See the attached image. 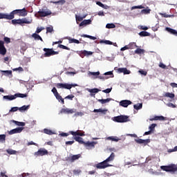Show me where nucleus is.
<instances>
[{"label": "nucleus", "mask_w": 177, "mask_h": 177, "mask_svg": "<svg viewBox=\"0 0 177 177\" xmlns=\"http://www.w3.org/2000/svg\"><path fill=\"white\" fill-rule=\"evenodd\" d=\"M32 38H34V39H35L36 41H44L42 39V37H41V36H39V35H38L37 33H33L32 35Z\"/></svg>", "instance_id": "25"}, {"label": "nucleus", "mask_w": 177, "mask_h": 177, "mask_svg": "<svg viewBox=\"0 0 177 177\" xmlns=\"http://www.w3.org/2000/svg\"><path fill=\"white\" fill-rule=\"evenodd\" d=\"M159 15L160 16H162V17H165V18H168V17H174V15H168L167 13H159Z\"/></svg>", "instance_id": "43"}, {"label": "nucleus", "mask_w": 177, "mask_h": 177, "mask_svg": "<svg viewBox=\"0 0 177 177\" xmlns=\"http://www.w3.org/2000/svg\"><path fill=\"white\" fill-rule=\"evenodd\" d=\"M167 106L168 107H171V109H176V105H175V104H172L171 102L167 104Z\"/></svg>", "instance_id": "57"}, {"label": "nucleus", "mask_w": 177, "mask_h": 177, "mask_svg": "<svg viewBox=\"0 0 177 177\" xmlns=\"http://www.w3.org/2000/svg\"><path fill=\"white\" fill-rule=\"evenodd\" d=\"M69 44H80V40L77 39H73L71 37L68 38Z\"/></svg>", "instance_id": "26"}, {"label": "nucleus", "mask_w": 177, "mask_h": 177, "mask_svg": "<svg viewBox=\"0 0 177 177\" xmlns=\"http://www.w3.org/2000/svg\"><path fill=\"white\" fill-rule=\"evenodd\" d=\"M166 31H167L170 34H172L173 35H175L176 37H177L176 30L172 29L171 28H166Z\"/></svg>", "instance_id": "23"}, {"label": "nucleus", "mask_w": 177, "mask_h": 177, "mask_svg": "<svg viewBox=\"0 0 177 177\" xmlns=\"http://www.w3.org/2000/svg\"><path fill=\"white\" fill-rule=\"evenodd\" d=\"M159 67H160V68H167V66L162 62H160Z\"/></svg>", "instance_id": "64"}, {"label": "nucleus", "mask_w": 177, "mask_h": 177, "mask_svg": "<svg viewBox=\"0 0 177 177\" xmlns=\"http://www.w3.org/2000/svg\"><path fill=\"white\" fill-rule=\"evenodd\" d=\"M30 106L24 105L21 107L19 108V111H26V110H28Z\"/></svg>", "instance_id": "41"}, {"label": "nucleus", "mask_w": 177, "mask_h": 177, "mask_svg": "<svg viewBox=\"0 0 177 177\" xmlns=\"http://www.w3.org/2000/svg\"><path fill=\"white\" fill-rule=\"evenodd\" d=\"M167 119L164 116H154L149 119V121H165Z\"/></svg>", "instance_id": "19"}, {"label": "nucleus", "mask_w": 177, "mask_h": 177, "mask_svg": "<svg viewBox=\"0 0 177 177\" xmlns=\"http://www.w3.org/2000/svg\"><path fill=\"white\" fill-rule=\"evenodd\" d=\"M140 37H150V32L146 31H141L139 33Z\"/></svg>", "instance_id": "28"}, {"label": "nucleus", "mask_w": 177, "mask_h": 177, "mask_svg": "<svg viewBox=\"0 0 177 177\" xmlns=\"http://www.w3.org/2000/svg\"><path fill=\"white\" fill-rule=\"evenodd\" d=\"M19 16H21L22 17H25V16H27L28 12L27 10H26V8H24L23 9L18 10Z\"/></svg>", "instance_id": "21"}, {"label": "nucleus", "mask_w": 177, "mask_h": 177, "mask_svg": "<svg viewBox=\"0 0 177 177\" xmlns=\"http://www.w3.org/2000/svg\"><path fill=\"white\" fill-rule=\"evenodd\" d=\"M82 115H84V113L82 112H76L75 113V117H82Z\"/></svg>", "instance_id": "56"}, {"label": "nucleus", "mask_w": 177, "mask_h": 177, "mask_svg": "<svg viewBox=\"0 0 177 177\" xmlns=\"http://www.w3.org/2000/svg\"><path fill=\"white\" fill-rule=\"evenodd\" d=\"M100 44H105L106 45H113V42L110 40H101Z\"/></svg>", "instance_id": "40"}, {"label": "nucleus", "mask_w": 177, "mask_h": 177, "mask_svg": "<svg viewBox=\"0 0 177 177\" xmlns=\"http://www.w3.org/2000/svg\"><path fill=\"white\" fill-rule=\"evenodd\" d=\"M128 46L129 49H135L136 48H138L136 42L129 43V44H128Z\"/></svg>", "instance_id": "30"}, {"label": "nucleus", "mask_w": 177, "mask_h": 177, "mask_svg": "<svg viewBox=\"0 0 177 177\" xmlns=\"http://www.w3.org/2000/svg\"><path fill=\"white\" fill-rule=\"evenodd\" d=\"M131 103L132 102L131 100H124L120 102V106H122V107H128Z\"/></svg>", "instance_id": "18"}, {"label": "nucleus", "mask_w": 177, "mask_h": 177, "mask_svg": "<svg viewBox=\"0 0 177 177\" xmlns=\"http://www.w3.org/2000/svg\"><path fill=\"white\" fill-rule=\"evenodd\" d=\"M44 133H46V135H53V131L48 129H44Z\"/></svg>", "instance_id": "42"}, {"label": "nucleus", "mask_w": 177, "mask_h": 177, "mask_svg": "<svg viewBox=\"0 0 177 177\" xmlns=\"http://www.w3.org/2000/svg\"><path fill=\"white\" fill-rule=\"evenodd\" d=\"M108 140H112L113 142H118L120 140V138L118 137H114V136H110L107 138Z\"/></svg>", "instance_id": "35"}, {"label": "nucleus", "mask_w": 177, "mask_h": 177, "mask_svg": "<svg viewBox=\"0 0 177 177\" xmlns=\"http://www.w3.org/2000/svg\"><path fill=\"white\" fill-rule=\"evenodd\" d=\"M17 110H19V107L17 106L12 107L10 110V113H15V111H17Z\"/></svg>", "instance_id": "52"}, {"label": "nucleus", "mask_w": 177, "mask_h": 177, "mask_svg": "<svg viewBox=\"0 0 177 177\" xmlns=\"http://www.w3.org/2000/svg\"><path fill=\"white\" fill-rule=\"evenodd\" d=\"M130 73H131V71L128 70L127 68H124L123 74L127 75V74H129Z\"/></svg>", "instance_id": "59"}, {"label": "nucleus", "mask_w": 177, "mask_h": 177, "mask_svg": "<svg viewBox=\"0 0 177 177\" xmlns=\"http://www.w3.org/2000/svg\"><path fill=\"white\" fill-rule=\"evenodd\" d=\"M32 21H28L27 18L19 19H11V24L13 26H23L24 24H31Z\"/></svg>", "instance_id": "3"}, {"label": "nucleus", "mask_w": 177, "mask_h": 177, "mask_svg": "<svg viewBox=\"0 0 177 177\" xmlns=\"http://www.w3.org/2000/svg\"><path fill=\"white\" fill-rule=\"evenodd\" d=\"M94 113H102V114H106V113H107V109H94Z\"/></svg>", "instance_id": "29"}, {"label": "nucleus", "mask_w": 177, "mask_h": 177, "mask_svg": "<svg viewBox=\"0 0 177 177\" xmlns=\"http://www.w3.org/2000/svg\"><path fill=\"white\" fill-rule=\"evenodd\" d=\"M111 100V98H106V99H102V100H98L97 101L101 103V104H104L106 103H109Z\"/></svg>", "instance_id": "27"}, {"label": "nucleus", "mask_w": 177, "mask_h": 177, "mask_svg": "<svg viewBox=\"0 0 177 177\" xmlns=\"http://www.w3.org/2000/svg\"><path fill=\"white\" fill-rule=\"evenodd\" d=\"M28 95L27 93L23 94L20 93H15L14 95H4L3 97V99H5L6 100H15V99H17V97H27Z\"/></svg>", "instance_id": "4"}, {"label": "nucleus", "mask_w": 177, "mask_h": 177, "mask_svg": "<svg viewBox=\"0 0 177 177\" xmlns=\"http://www.w3.org/2000/svg\"><path fill=\"white\" fill-rule=\"evenodd\" d=\"M39 17H46L47 16H50L52 15V11L48 9V7L44 6L37 12Z\"/></svg>", "instance_id": "5"}, {"label": "nucleus", "mask_w": 177, "mask_h": 177, "mask_svg": "<svg viewBox=\"0 0 177 177\" xmlns=\"http://www.w3.org/2000/svg\"><path fill=\"white\" fill-rule=\"evenodd\" d=\"M3 39L6 44H10V38L5 37Z\"/></svg>", "instance_id": "62"}, {"label": "nucleus", "mask_w": 177, "mask_h": 177, "mask_svg": "<svg viewBox=\"0 0 177 177\" xmlns=\"http://www.w3.org/2000/svg\"><path fill=\"white\" fill-rule=\"evenodd\" d=\"M23 129H24V127H17L8 131V133L9 135H15V133H21V132L23 131Z\"/></svg>", "instance_id": "16"}, {"label": "nucleus", "mask_w": 177, "mask_h": 177, "mask_svg": "<svg viewBox=\"0 0 177 177\" xmlns=\"http://www.w3.org/2000/svg\"><path fill=\"white\" fill-rule=\"evenodd\" d=\"M129 117L127 115H118L113 118L115 122H128Z\"/></svg>", "instance_id": "7"}, {"label": "nucleus", "mask_w": 177, "mask_h": 177, "mask_svg": "<svg viewBox=\"0 0 177 177\" xmlns=\"http://www.w3.org/2000/svg\"><path fill=\"white\" fill-rule=\"evenodd\" d=\"M46 32H52L53 31V26H49L46 28Z\"/></svg>", "instance_id": "49"}, {"label": "nucleus", "mask_w": 177, "mask_h": 177, "mask_svg": "<svg viewBox=\"0 0 177 177\" xmlns=\"http://www.w3.org/2000/svg\"><path fill=\"white\" fill-rule=\"evenodd\" d=\"M163 96L165 97H170V99H174V97H175V94L172 93H166Z\"/></svg>", "instance_id": "31"}, {"label": "nucleus", "mask_w": 177, "mask_h": 177, "mask_svg": "<svg viewBox=\"0 0 177 177\" xmlns=\"http://www.w3.org/2000/svg\"><path fill=\"white\" fill-rule=\"evenodd\" d=\"M6 153H8V154L15 155L17 153V151L12 149H6Z\"/></svg>", "instance_id": "34"}, {"label": "nucleus", "mask_w": 177, "mask_h": 177, "mask_svg": "<svg viewBox=\"0 0 177 177\" xmlns=\"http://www.w3.org/2000/svg\"><path fill=\"white\" fill-rule=\"evenodd\" d=\"M15 15L19 16V10H14L10 14L0 12V19H4L5 20H13Z\"/></svg>", "instance_id": "2"}, {"label": "nucleus", "mask_w": 177, "mask_h": 177, "mask_svg": "<svg viewBox=\"0 0 177 177\" xmlns=\"http://www.w3.org/2000/svg\"><path fill=\"white\" fill-rule=\"evenodd\" d=\"M51 92H53L57 100H59V102H61L62 104H64V99H63V97H62V95L59 94V93L57 92V89H56V87L53 88V89L51 90Z\"/></svg>", "instance_id": "9"}, {"label": "nucleus", "mask_w": 177, "mask_h": 177, "mask_svg": "<svg viewBox=\"0 0 177 177\" xmlns=\"http://www.w3.org/2000/svg\"><path fill=\"white\" fill-rule=\"evenodd\" d=\"M75 96L74 95H68V96L65 97V99H69V100H73L74 99Z\"/></svg>", "instance_id": "55"}, {"label": "nucleus", "mask_w": 177, "mask_h": 177, "mask_svg": "<svg viewBox=\"0 0 177 177\" xmlns=\"http://www.w3.org/2000/svg\"><path fill=\"white\" fill-rule=\"evenodd\" d=\"M44 57H50V56H55V55H59V51L53 50V48H44Z\"/></svg>", "instance_id": "6"}, {"label": "nucleus", "mask_w": 177, "mask_h": 177, "mask_svg": "<svg viewBox=\"0 0 177 177\" xmlns=\"http://www.w3.org/2000/svg\"><path fill=\"white\" fill-rule=\"evenodd\" d=\"M150 9H144L142 10V13H145V15H149V13H150Z\"/></svg>", "instance_id": "53"}, {"label": "nucleus", "mask_w": 177, "mask_h": 177, "mask_svg": "<svg viewBox=\"0 0 177 177\" xmlns=\"http://www.w3.org/2000/svg\"><path fill=\"white\" fill-rule=\"evenodd\" d=\"M14 122L18 127H25L26 126V123L24 122L14 121Z\"/></svg>", "instance_id": "39"}, {"label": "nucleus", "mask_w": 177, "mask_h": 177, "mask_svg": "<svg viewBox=\"0 0 177 177\" xmlns=\"http://www.w3.org/2000/svg\"><path fill=\"white\" fill-rule=\"evenodd\" d=\"M96 3L98 5V6H100V8H102L103 9H107L109 8L108 6H105L100 1H97Z\"/></svg>", "instance_id": "38"}, {"label": "nucleus", "mask_w": 177, "mask_h": 177, "mask_svg": "<svg viewBox=\"0 0 177 177\" xmlns=\"http://www.w3.org/2000/svg\"><path fill=\"white\" fill-rule=\"evenodd\" d=\"M142 52H144V50L142 48H137L135 50V53H136V55H140V54H142Z\"/></svg>", "instance_id": "48"}, {"label": "nucleus", "mask_w": 177, "mask_h": 177, "mask_svg": "<svg viewBox=\"0 0 177 177\" xmlns=\"http://www.w3.org/2000/svg\"><path fill=\"white\" fill-rule=\"evenodd\" d=\"M115 157V154H114V153L112 152L108 158H106L103 162L97 163V165H95V167L97 168V169H104V168L110 167V165H109L108 162H110V161H113Z\"/></svg>", "instance_id": "1"}, {"label": "nucleus", "mask_w": 177, "mask_h": 177, "mask_svg": "<svg viewBox=\"0 0 177 177\" xmlns=\"http://www.w3.org/2000/svg\"><path fill=\"white\" fill-rule=\"evenodd\" d=\"M61 113H64V114H73V113H74V109H70L68 108L62 109Z\"/></svg>", "instance_id": "22"}, {"label": "nucleus", "mask_w": 177, "mask_h": 177, "mask_svg": "<svg viewBox=\"0 0 177 177\" xmlns=\"http://www.w3.org/2000/svg\"><path fill=\"white\" fill-rule=\"evenodd\" d=\"M2 73H4L5 75H12V71H3Z\"/></svg>", "instance_id": "54"}, {"label": "nucleus", "mask_w": 177, "mask_h": 177, "mask_svg": "<svg viewBox=\"0 0 177 177\" xmlns=\"http://www.w3.org/2000/svg\"><path fill=\"white\" fill-rule=\"evenodd\" d=\"M49 152L44 148H40L37 152H35V156L37 157L42 156H48Z\"/></svg>", "instance_id": "10"}, {"label": "nucleus", "mask_w": 177, "mask_h": 177, "mask_svg": "<svg viewBox=\"0 0 177 177\" xmlns=\"http://www.w3.org/2000/svg\"><path fill=\"white\" fill-rule=\"evenodd\" d=\"M135 110H140V109H142V107H143V104L142 103H140V104H135L133 106Z\"/></svg>", "instance_id": "37"}, {"label": "nucleus", "mask_w": 177, "mask_h": 177, "mask_svg": "<svg viewBox=\"0 0 177 177\" xmlns=\"http://www.w3.org/2000/svg\"><path fill=\"white\" fill-rule=\"evenodd\" d=\"M98 78L100 80H103L104 81V80H109V77H106V76H104L103 75L98 76Z\"/></svg>", "instance_id": "60"}, {"label": "nucleus", "mask_w": 177, "mask_h": 177, "mask_svg": "<svg viewBox=\"0 0 177 177\" xmlns=\"http://www.w3.org/2000/svg\"><path fill=\"white\" fill-rule=\"evenodd\" d=\"M69 133L73 135V136H85V132L82 131L81 130H77L76 131H69Z\"/></svg>", "instance_id": "14"}, {"label": "nucleus", "mask_w": 177, "mask_h": 177, "mask_svg": "<svg viewBox=\"0 0 177 177\" xmlns=\"http://www.w3.org/2000/svg\"><path fill=\"white\" fill-rule=\"evenodd\" d=\"M112 89H113V88H106L105 90H103L102 92H104V93H110V92H111Z\"/></svg>", "instance_id": "63"}, {"label": "nucleus", "mask_w": 177, "mask_h": 177, "mask_svg": "<svg viewBox=\"0 0 177 177\" xmlns=\"http://www.w3.org/2000/svg\"><path fill=\"white\" fill-rule=\"evenodd\" d=\"M93 55V52L92 51H88L86 50H81L79 52V55L80 57H85V56H92Z\"/></svg>", "instance_id": "13"}, {"label": "nucleus", "mask_w": 177, "mask_h": 177, "mask_svg": "<svg viewBox=\"0 0 177 177\" xmlns=\"http://www.w3.org/2000/svg\"><path fill=\"white\" fill-rule=\"evenodd\" d=\"M57 89H71L74 85L67 83H57L55 84Z\"/></svg>", "instance_id": "8"}, {"label": "nucleus", "mask_w": 177, "mask_h": 177, "mask_svg": "<svg viewBox=\"0 0 177 177\" xmlns=\"http://www.w3.org/2000/svg\"><path fill=\"white\" fill-rule=\"evenodd\" d=\"M136 143H138L139 145H147V143H150V139L147 140H142L140 138H138V140H135Z\"/></svg>", "instance_id": "20"}, {"label": "nucleus", "mask_w": 177, "mask_h": 177, "mask_svg": "<svg viewBox=\"0 0 177 177\" xmlns=\"http://www.w3.org/2000/svg\"><path fill=\"white\" fill-rule=\"evenodd\" d=\"M156 127H157V124H152L150 125L149 127V131H151L153 132V131H154Z\"/></svg>", "instance_id": "47"}, {"label": "nucleus", "mask_w": 177, "mask_h": 177, "mask_svg": "<svg viewBox=\"0 0 177 177\" xmlns=\"http://www.w3.org/2000/svg\"><path fill=\"white\" fill-rule=\"evenodd\" d=\"M106 28H115V24H107L106 25Z\"/></svg>", "instance_id": "46"}, {"label": "nucleus", "mask_w": 177, "mask_h": 177, "mask_svg": "<svg viewBox=\"0 0 177 177\" xmlns=\"http://www.w3.org/2000/svg\"><path fill=\"white\" fill-rule=\"evenodd\" d=\"M79 158H81V154L71 155L69 157L66 158V161H69V162H74V161L79 160Z\"/></svg>", "instance_id": "12"}, {"label": "nucleus", "mask_w": 177, "mask_h": 177, "mask_svg": "<svg viewBox=\"0 0 177 177\" xmlns=\"http://www.w3.org/2000/svg\"><path fill=\"white\" fill-rule=\"evenodd\" d=\"M115 70L118 71V73L121 74V73H124V68H115Z\"/></svg>", "instance_id": "50"}, {"label": "nucleus", "mask_w": 177, "mask_h": 177, "mask_svg": "<svg viewBox=\"0 0 177 177\" xmlns=\"http://www.w3.org/2000/svg\"><path fill=\"white\" fill-rule=\"evenodd\" d=\"M85 17H86V15H84L83 17H81L75 15L76 21H82L84 19H85Z\"/></svg>", "instance_id": "33"}, {"label": "nucleus", "mask_w": 177, "mask_h": 177, "mask_svg": "<svg viewBox=\"0 0 177 177\" xmlns=\"http://www.w3.org/2000/svg\"><path fill=\"white\" fill-rule=\"evenodd\" d=\"M86 91H88V92H89L90 96L93 97L95 96V93H98L99 92H100V89L99 88H86Z\"/></svg>", "instance_id": "17"}, {"label": "nucleus", "mask_w": 177, "mask_h": 177, "mask_svg": "<svg viewBox=\"0 0 177 177\" xmlns=\"http://www.w3.org/2000/svg\"><path fill=\"white\" fill-rule=\"evenodd\" d=\"M135 9H143L142 6H135L131 7V10H133Z\"/></svg>", "instance_id": "51"}, {"label": "nucleus", "mask_w": 177, "mask_h": 177, "mask_svg": "<svg viewBox=\"0 0 177 177\" xmlns=\"http://www.w3.org/2000/svg\"><path fill=\"white\" fill-rule=\"evenodd\" d=\"M6 47H5V41L0 40V55L5 56L6 55Z\"/></svg>", "instance_id": "11"}, {"label": "nucleus", "mask_w": 177, "mask_h": 177, "mask_svg": "<svg viewBox=\"0 0 177 177\" xmlns=\"http://www.w3.org/2000/svg\"><path fill=\"white\" fill-rule=\"evenodd\" d=\"M81 37H83V38H89V39H93V41L96 39V37L91 36L89 35H82Z\"/></svg>", "instance_id": "36"}, {"label": "nucleus", "mask_w": 177, "mask_h": 177, "mask_svg": "<svg viewBox=\"0 0 177 177\" xmlns=\"http://www.w3.org/2000/svg\"><path fill=\"white\" fill-rule=\"evenodd\" d=\"M73 139L75 140V142H78V143H80V145H84V143H85L82 138L80 136H75L73 138Z\"/></svg>", "instance_id": "24"}, {"label": "nucleus", "mask_w": 177, "mask_h": 177, "mask_svg": "<svg viewBox=\"0 0 177 177\" xmlns=\"http://www.w3.org/2000/svg\"><path fill=\"white\" fill-rule=\"evenodd\" d=\"M6 141V135L1 134L0 135V143H5Z\"/></svg>", "instance_id": "32"}, {"label": "nucleus", "mask_w": 177, "mask_h": 177, "mask_svg": "<svg viewBox=\"0 0 177 177\" xmlns=\"http://www.w3.org/2000/svg\"><path fill=\"white\" fill-rule=\"evenodd\" d=\"M83 145H84V146L86 147V148L88 150H91V149L95 148V145H96V142H95L93 141V142L88 141L86 142H84V143Z\"/></svg>", "instance_id": "15"}, {"label": "nucleus", "mask_w": 177, "mask_h": 177, "mask_svg": "<svg viewBox=\"0 0 177 177\" xmlns=\"http://www.w3.org/2000/svg\"><path fill=\"white\" fill-rule=\"evenodd\" d=\"M104 75H111L108 77L109 78H114V74H113V71H109L104 74Z\"/></svg>", "instance_id": "44"}, {"label": "nucleus", "mask_w": 177, "mask_h": 177, "mask_svg": "<svg viewBox=\"0 0 177 177\" xmlns=\"http://www.w3.org/2000/svg\"><path fill=\"white\" fill-rule=\"evenodd\" d=\"M80 173H81V170L80 169H75V170H73L74 175H80Z\"/></svg>", "instance_id": "58"}, {"label": "nucleus", "mask_w": 177, "mask_h": 177, "mask_svg": "<svg viewBox=\"0 0 177 177\" xmlns=\"http://www.w3.org/2000/svg\"><path fill=\"white\" fill-rule=\"evenodd\" d=\"M58 48H60L61 49H66V50H70V48H68L63 44H59Z\"/></svg>", "instance_id": "45"}, {"label": "nucleus", "mask_w": 177, "mask_h": 177, "mask_svg": "<svg viewBox=\"0 0 177 177\" xmlns=\"http://www.w3.org/2000/svg\"><path fill=\"white\" fill-rule=\"evenodd\" d=\"M42 30H45V28H37L36 31H35V34H39V32H41V31H42Z\"/></svg>", "instance_id": "61"}]
</instances>
